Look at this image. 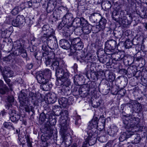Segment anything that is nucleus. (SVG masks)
<instances>
[{
  "mask_svg": "<svg viewBox=\"0 0 147 147\" xmlns=\"http://www.w3.org/2000/svg\"><path fill=\"white\" fill-rule=\"evenodd\" d=\"M121 115L123 123L125 125L126 129H128L130 131L132 130L134 131V129L140 127V119L138 118L131 117V114L124 115L123 113L121 114Z\"/></svg>",
  "mask_w": 147,
  "mask_h": 147,
  "instance_id": "f257e3e1",
  "label": "nucleus"
},
{
  "mask_svg": "<svg viewBox=\"0 0 147 147\" xmlns=\"http://www.w3.org/2000/svg\"><path fill=\"white\" fill-rule=\"evenodd\" d=\"M51 32L44 33L43 36L41 37V39L43 43H46L49 48L55 50L58 48L57 39L55 36V32L53 30Z\"/></svg>",
  "mask_w": 147,
  "mask_h": 147,
  "instance_id": "f03ea898",
  "label": "nucleus"
},
{
  "mask_svg": "<svg viewBox=\"0 0 147 147\" xmlns=\"http://www.w3.org/2000/svg\"><path fill=\"white\" fill-rule=\"evenodd\" d=\"M19 101L20 102V108L21 109H24L26 112H29L30 111L32 112L34 111V108L29 104L26 94L22 91L19 96Z\"/></svg>",
  "mask_w": 147,
  "mask_h": 147,
  "instance_id": "7ed1b4c3",
  "label": "nucleus"
},
{
  "mask_svg": "<svg viewBox=\"0 0 147 147\" xmlns=\"http://www.w3.org/2000/svg\"><path fill=\"white\" fill-rule=\"evenodd\" d=\"M60 124L61 125L60 132L61 138L63 140L62 142H64L67 146V145L69 146V145H67L66 143L67 140L69 137V136L67 135V131L69 129V125L66 122V119H63L62 122H60Z\"/></svg>",
  "mask_w": 147,
  "mask_h": 147,
  "instance_id": "20e7f679",
  "label": "nucleus"
},
{
  "mask_svg": "<svg viewBox=\"0 0 147 147\" xmlns=\"http://www.w3.org/2000/svg\"><path fill=\"white\" fill-rule=\"evenodd\" d=\"M51 76V72L49 69H46L43 71H40L36 75V79L39 83H45L49 82Z\"/></svg>",
  "mask_w": 147,
  "mask_h": 147,
  "instance_id": "39448f33",
  "label": "nucleus"
},
{
  "mask_svg": "<svg viewBox=\"0 0 147 147\" xmlns=\"http://www.w3.org/2000/svg\"><path fill=\"white\" fill-rule=\"evenodd\" d=\"M85 52H81L80 53H78L75 52L72 54V55L75 56L78 60H79L80 62H84L87 63H90L91 65V63H93L94 61V59L92 58V56L90 54H88L85 55Z\"/></svg>",
  "mask_w": 147,
  "mask_h": 147,
  "instance_id": "423d86ee",
  "label": "nucleus"
},
{
  "mask_svg": "<svg viewBox=\"0 0 147 147\" xmlns=\"http://www.w3.org/2000/svg\"><path fill=\"white\" fill-rule=\"evenodd\" d=\"M13 47L16 49L14 52V54L16 55H21L24 58L26 57L27 56V54L26 50L23 48L20 41L17 40L14 42L13 44Z\"/></svg>",
  "mask_w": 147,
  "mask_h": 147,
  "instance_id": "0eeeda50",
  "label": "nucleus"
},
{
  "mask_svg": "<svg viewBox=\"0 0 147 147\" xmlns=\"http://www.w3.org/2000/svg\"><path fill=\"white\" fill-rule=\"evenodd\" d=\"M131 104L133 105V106L131 108V110L132 113H133L134 112L138 113L142 111V105L138 101L136 100H131L130 101V103H127L126 105L129 106Z\"/></svg>",
  "mask_w": 147,
  "mask_h": 147,
  "instance_id": "6e6552de",
  "label": "nucleus"
},
{
  "mask_svg": "<svg viewBox=\"0 0 147 147\" xmlns=\"http://www.w3.org/2000/svg\"><path fill=\"white\" fill-rule=\"evenodd\" d=\"M98 118L94 117L93 119L89 122L88 128L89 129V133H96V131L97 128V121Z\"/></svg>",
  "mask_w": 147,
  "mask_h": 147,
  "instance_id": "1a4fd4ad",
  "label": "nucleus"
},
{
  "mask_svg": "<svg viewBox=\"0 0 147 147\" xmlns=\"http://www.w3.org/2000/svg\"><path fill=\"white\" fill-rule=\"evenodd\" d=\"M70 41L75 50H80L83 48V45L80 38L78 37L71 39Z\"/></svg>",
  "mask_w": 147,
  "mask_h": 147,
  "instance_id": "9d476101",
  "label": "nucleus"
},
{
  "mask_svg": "<svg viewBox=\"0 0 147 147\" xmlns=\"http://www.w3.org/2000/svg\"><path fill=\"white\" fill-rule=\"evenodd\" d=\"M88 136L84 142H86L88 146H92L94 144L96 141L97 133H89Z\"/></svg>",
  "mask_w": 147,
  "mask_h": 147,
  "instance_id": "9b49d317",
  "label": "nucleus"
},
{
  "mask_svg": "<svg viewBox=\"0 0 147 147\" xmlns=\"http://www.w3.org/2000/svg\"><path fill=\"white\" fill-rule=\"evenodd\" d=\"M49 47L47 45L46 43H43L42 46V49L43 51L42 53L43 57H46L47 55H49L50 57H53L54 53L53 52H49Z\"/></svg>",
  "mask_w": 147,
  "mask_h": 147,
  "instance_id": "f8f14e48",
  "label": "nucleus"
},
{
  "mask_svg": "<svg viewBox=\"0 0 147 147\" xmlns=\"http://www.w3.org/2000/svg\"><path fill=\"white\" fill-rule=\"evenodd\" d=\"M106 119L103 116H101L99 119L97 121V128L99 130L101 131L103 129L105 126Z\"/></svg>",
  "mask_w": 147,
  "mask_h": 147,
  "instance_id": "ddd939ff",
  "label": "nucleus"
},
{
  "mask_svg": "<svg viewBox=\"0 0 147 147\" xmlns=\"http://www.w3.org/2000/svg\"><path fill=\"white\" fill-rule=\"evenodd\" d=\"M71 28V26L69 25L66 26L63 28L62 32L64 37L67 39L71 40L70 35L71 34L72 31H70V28Z\"/></svg>",
  "mask_w": 147,
  "mask_h": 147,
  "instance_id": "4468645a",
  "label": "nucleus"
},
{
  "mask_svg": "<svg viewBox=\"0 0 147 147\" xmlns=\"http://www.w3.org/2000/svg\"><path fill=\"white\" fill-rule=\"evenodd\" d=\"M117 42L114 40H110L107 41L105 43V48L109 50H113L117 46Z\"/></svg>",
  "mask_w": 147,
  "mask_h": 147,
  "instance_id": "2eb2a0df",
  "label": "nucleus"
},
{
  "mask_svg": "<svg viewBox=\"0 0 147 147\" xmlns=\"http://www.w3.org/2000/svg\"><path fill=\"white\" fill-rule=\"evenodd\" d=\"M61 59L60 58H58L57 55H55V57L52 60V63L51 65V68L55 70L59 68V65Z\"/></svg>",
  "mask_w": 147,
  "mask_h": 147,
  "instance_id": "dca6fc26",
  "label": "nucleus"
},
{
  "mask_svg": "<svg viewBox=\"0 0 147 147\" xmlns=\"http://www.w3.org/2000/svg\"><path fill=\"white\" fill-rule=\"evenodd\" d=\"M45 100L48 104H53L56 101V95L54 93L48 94Z\"/></svg>",
  "mask_w": 147,
  "mask_h": 147,
  "instance_id": "f3484780",
  "label": "nucleus"
},
{
  "mask_svg": "<svg viewBox=\"0 0 147 147\" xmlns=\"http://www.w3.org/2000/svg\"><path fill=\"white\" fill-rule=\"evenodd\" d=\"M9 113L10 116V119L12 122L17 121L20 118V116L18 114L16 113L14 110H10Z\"/></svg>",
  "mask_w": 147,
  "mask_h": 147,
  "instance_id": "a211bd4d",
  "label": "nucleus"
},
{
  "mask_svg": "<svg viewBox=\"0 0 147 147\" xmlns=\"http://www.w3.org/2000/svg\"><path fill=\"white\" fill-rule=\"evenodd\" d=\"M3 77H11L13 75V72L9 67H5L3 71L2 72Z\"/></svg>",
  "mask_w": 147,
  "mask_h": 147,
  "instance_id": "6ab92c4d",
  "label": "nucleus"
},
{
  "mask_svg": "<svg viewBox=\"0 0 147 147\" xmlns=\"http://www.w3.org/2000/svg\"><path fill=\"white\" fill-rule=\"evenodd\" d=\"M132 132L130 131L129 129L127 130L126 131L124 132L121 134L119 138V140L120 142H123L127 139L129 138L131 136L130 135H131V133Z\"/></svg>",
  "mask_w": 147,
  "mask_h": 147,
  "instance_id": "aec40b11",
  "label": "nucleus"
},
{
  "mask_svg": "<svg viewBox=\"0 0 147 147\" xmlns=\"http://www.w3.org/2000/svg\"><path fill=\"white\" fill-rule=\"evenodd\" d=\"M118 131L117 127L115 125H112L108 128L107 130V134L110 136L113 137L115 136Z\"/></svg>",
  "mask_w": 147,
  "mask_h": 147,
  "instance_id": "412c9836",
  "label": "nucleus"
},
{
  "mask_svg": "<svg viewBox=\"0 0 147 147\" xmlns=\"http://www.w3.org/2000/svg\"><path fill=\"white\" fill-rule=\"evenodd\" d=\"M73 16L72 14L70 13H67L62 18V20L64 24H68L72 21Z\"/></svg>",
  "mask_w": 147,
  "mask_h": 147,
  "instance_id": "4be33fe9",
  "label": "nucleus"
},
{
  "mask_svg": "<svg viewBox=\"0 0 147 147\" xmlns=\"http://www.w3.org/2000/svg\"><path fill=\"white\" fill-rule=\"evenodd\" d=\"M60 47L64 49H67L70 47V45L69 42L65 39H62L59 41Z\"/></svg>",
  "mask_w": 147,
  "mask_h": 147,
  "instance_id": "5701e85b",
  "label": "nucleus"
},
{
  "mask_svg": "<svg viewBox=\"0 0 147 147\" xmlns=\"http://www.w3.org/2000/svg\"><path fill=\"white\" fill-rule=\"evenodd\" d=\"M133 132L132 134L130 135V137H131L133 140H131L132 143L134 144H137L139 143L141 140V138L138 135L135 134L136 132H134V131H131Z\"/></svg>",
  "mask_w": 147,
  "mask_h": 147,
  "instance_id": "b1692460",
  "label": "nucleus"
},
{
  "mask_svg": "<svg viewBox=\"0 0 147 147\" xmlns=\"http://www.w3.org/2000/svg\"><path fill=\"white\" fill-rule=\"evenodd\" d=\"M101 16L98 13H94L91 15L90 17V20L94 23H96L101 19Z\"/></svg>",
  "mask_w": 147,
  "mask_h": 147,
  "instance_id": "393cba45",
  "label": "nucleus"
},
{
  "mask_svg": "<svg viewBox=\"0 0 147 147\" xmlns=\"http://www.w3.org/2000/svg\"><path fill=\"white\" fill-rule=\"evenodd\" d=\"M42 84L40 86V88L43 90L47 91L49 90L52 87V85L51 84L47 82L45 83H40Z\"/></svg>",
  "mask_w": 147,
  "mask_h": 147,
  "instance_id": "a878e982",
  "label": "nucleus"
},
{
  "mask_svg": "<svg viewBox=\"0 0 147 147\" xmlns=\"http://www.w3.org/2000/svg\"><path fill=\"white\" fill-rule=\"evenodd\" d=\"M83 33L85 34H88L90 33L92 29V26L90 24L86 25L83 27Z\"/></svg>",
  "mask_w": 147,
  "mask_h": 147,
  "instance_id": "bb28decb",
  "label": "nucleus"
},
{
  "mask_svg": "<svg viewBox=\"0 0 147 147\" xmlns=\"http://www.w3.org/2000/svg\"><path fill=\"white\" fill-rule=\"evenodd\" d=\"M55 55L54 53V56L53 57H50L49 55H47L46 57H45V63L47 66L50 65L51 66V65L52 63V60H53V59L55 57Z\"/></svg>",
  "mask_w": 147,
  "mask_h": 147,
  "instance_id": "cd10ccee",
  "label": "nucleus"
},
{
  "mask_svg": "<svg viewBox=\"0 0 147 147\" xmlns=\"http://www.w3.org/2000/svg\"><path fill=\"white\" fill-rule=\"evenodd\" d=\"M55 71L56 75L57 78L61 80L62 76H63V74L64 71V70L62 69L59 67Z\"/></svg>",
  "mask_w": 147,
  "mask_h": 147,
  "instance_id": "c85d7f7f",
  "label": "nucleus"
},
{
  "mask_svg": "<svg viewBox=\"0 0 147 147\" xmlns=\"http://www.w3.org/2000/svg\"><path fill=\"white\" fill-rule=\"evenodd\" d=\"M106 23L107 20L106 19L103 18H102L100 19V20L99 22V25H98L102 29V30H103L105 28Z\"/></svg>",
  "mask_w": 147,
  "mask_h": 147,
  "instance_id": "c756f323",
  "label": "nucleus"
},
{
  "mask_svg": "<svg viewBox=\"0 0 147 147\" xmlns=\"http://www.w3.org/2000/svg\"><path fill=\"white\" fill-rule=\"evenodd\" d=\"M16 17L20 25H22L25 23V18L23 16L19 15Z\"/></svg>",
  "mask_w": 147,
  "mask_h": 147,
  "instance_id": "7c9ffc66",
  "label": "nucleus"
},
{
  "mask_svg": "<svg viewBox=\"0 0 147 147\" xmlns=\"http://www.w3.org/2000/svg\"><path fill=\"white\" fill-rule=\"evenodd\" d=\"M78 20L79 21H80V25L82 26V27L89 24L87 20H86L83 17H82L80 18H78L77 20Z\"/></svg>",
  "mask_w": 147,
  "mask_h": 147,
  "instance_id": "2f4dec72",
  "label": "nucleus"
},
{
  "mask_svg": "<svg viewBox=\"0 0 147 147\" xmlns=\"http://www.w3.org/2000/svg\"><path fill=\"white\" fill-rule=\"evenodd\" d=\"M22 9L19 6L15 7L11 11V14L13 15H16Z\"/></svg>",
  "mask_w": 147,
  "mask_h": 147,
  "instance_id": "473e14b6",
  "label": "nucleus"
},
{
  "mask_svg": "<svg viewBox=\"0 0 147 147\" xmlns=\"http://www.w3.org/2000/svg\"><path fill=\"white\" fill-rule=\"evenodd\" d=\"M58 115H60L61 117H64V119H65L68 116V112L67 110H61Z\"/></svg>",
  "mask_w": 147,
  "mask_h": 147,
  "instance_id": "72a5a7b5",
  "label": "nucleus"
},
{
  "mask_svg": "<svg viewBox=\"0 0 147 147\" xmlns=\"http://www.w3.org/2000/svg\"><path fill=\"white\" fill-rule=\"evenodd\" d=\"M3 125L6 128L8 129L12 128L13 130H15L14 127L10 122H5L3 123Z\"/></svg>",
  "mask_w": 147,
  "mask_h": 147,
  "instance_id": "f704fd0d",
  "label": "nucleus"
},
{
  "mask_svg": "<svg viewBox=\"0 0 147 147\" xmlns=\"http://www.w3.org/2000/svg\"><path fill=\"white\" fill-rule=\"evenodd\" d=\"M91 30L93 33H96L102 30V29L99 26L97 25L92 27Z\"/></svg>",
  "mask_w": 147,
  "mask_h": 147,
  "instance_id": "c9c22d12",
  "label": "nucleus"
},
{
  "mask_svg": "<svg viewBox=\"0 0 147 147\" xmlns=\"http://www.w3.org/2000/svg\"><path fill=\"white\" fill-rule=\"evenodd\" d=\"M9 89L6 85H4L0 88V93L2 94H4Z\"/></svg>",
  "mask_w": 147,
  "mask_h": 147,
  "instance_id": "e433bc0d",
  "label": "nucleus"
},
{
  "mask_svg": "<svg viewBox=\"0 0 147 147\" xmlns=\"http://www.w3.org/2000/svg\"><path fill=\"white\" fill-rule=\"evenodd\" d=\"M124 45L126 48L129 49L132 47V43L129 39H127L125 41Z\"/></svg>",
  "mask_w": 147,
  "mask_h": 147,
  "instance_id": "4c0bfd02",
  "label": "nucleus"
},
{
  "mask_svg": "<svg viewBox=\"0 0 147 147\" xmlns=\"http://www.w3.org/2000/svg\"><path fill=\"white\" fill-rule=\"evenodd\" d=\"M67 24H64L63 21L62 20L61 22L59 24L58 27V29L59 31L60 32H61V30L62 29L63 30V28L65 27L66 26L68 25Z\"/></svg>",
  "mask_w": 147,
  "mask_h": 147,
  "instance_id": "58836bf2",
  "label": "nucleus"
},
{
  "mask_svg": "<svg viewBox=\"0 0 147 147\" xmlns=\"http://www.w3.org/2000/svg\"><path fill=\"white\" fill-rule=\"evenodd\" d=\"M75 32L77 35H80L83 33L82 28L81 27L76 28L75 30Z\"/></svg>",
  "mask_w": 147,
  "mask_h": 147,
  "instance_id": "ea45409f",
  "label": "nucleus"
},
{
  "mask_svg": "<svg viewBox=\"0 0 147 147\" xmlns=\"http://www.w3.org/2000/svg\"><path fill=\"white\" fill-rule=\"evenodd\" d=\"M45 129L48 131V132H47V133H50L49 137L50 138L51 137L53 131L51 128L50 126L49 125H45Z\"/></svg>",
  "mask_w": 147,
  "mask_h": 147,
  "instance_id": "a19ab883",
  "label": "nucleus"
},
{
  "mask_svg": "<svg viewBox=\"0 0 147 147\" xmlns=\"http://www.w3.org/2000/svg\"><path fill=\"white\" fill-rule=\"evenodd\" d=\"M59 102L60 105H65L67 103V100L66 98L63 97L59 100Z\"/></svg>",
  "mask_w": 147,
  "mask_h": 147,
  "instance_id": "79ce46f5",
  "label": "nucleus"
},
{
  "mask_svg": "<svg viewBox=\"0 0 147 147\" xmlns=\"http://www.w3.org/2000/svg\"><path fill=\"white\" fill-rule=\"evenodd\" d=\"M118 14V12L116 10L113 11L112 13V18L116 21H118L117 18V17Z\"/></svg>",
  "mask_w": 147,
  "mask_h": 147,
  "instance_id": "37998d69",
  "label": "nucleus"
},
{
  "mask_svg": "<svg viewBox=\"0 0 147 147\" xmlns=\"http://www.w3.org/2000/svg\"><path fill=\"white\" fill-rule=\"evenodd\" d=\"M90 71H88L87 73L86 74V76L89 78V77H90L91 78H93L92 77V75L93 76L94 75L96 76V78H98V75L96 73H94L91 72L90 73Z\"/></svg>",
  "mask_w": 147,
  "mask_h": 147,
  "instance_id": "c03bdc74",
  "label": "nucleus"
},
{
  "mask_svg": "<svg viewBox=\"0 0 147 147\" xmlns=\"http://www.w3.org/2000/svg\"><path fill=\"white\" fill-rule=\"evenodd\" d=\"M99 61L100 62L105 63L108 62V59L105 56H103L99 58Z\"/></svg>",
  "mask_w": 147,
  "mask_h": 147,
  "instance_id": "a18cd8bd",
  "label": "nucleus"
},
{
  "mask_svg": "<svg viewBox=\"0 0 147 147\" xmlns=\"http://www.w3.org/2000/svg\"><path fill=\"white\" fill-rule=\"evenodd\" d=\"M63 74V76H62L61 80L62 81H64L67 79L69 76V74L68 72L64 71Z\"/></svg>",
  "mask_w": 147,
  "mask_h": 147,
  "instance_id": "49530a36",
  "label": "nucleus"
},
{
  "mask_svg": "<svg viewBox=\"0 0 147 147\" xmlns=\"http://www.w3.org/2000/svg\"><path fill=\"white\" fill-rule=\"evenodd\" d=\"M84 88H80L79 90V93L81 95V96H82L83 94H84V96H87L88 93L86 91L84 90Z\"/></svg>",
  "mask_w": 147,
  "mask_h": 147,
  "instance_id": "de8ad7c7",
  "label": "nucleus"
},
{
  "mask_svg": "<svg viewBox=\"0 0 147 147\" xmlns=\"http://www.w3.org/2000/svg\"><path fill=\"white\" fill-rule=\"evenodd\" d=\"M46 119V115L44 113H42L40 116L39 118V121L43 123L45 121Z\"/></svg>",
  "mask_w": 147,
  "mask_h": 147,
  "instance_id": "09e8293b",
  "label": "nucleus"
},
{
  "mask_svg": "<svg viewBox=\"0 0 147 147\" xmlns=\"http://www.w3.org/2000/svg\"><path fill=\"white\" fill-rule=\"evenodd\" d=\"M28 97L32 100H34L36 99V94L31 92H30L29 94Z\"/></svg>",
  "mask_w": 147,
  "mask_h": 147,
  "instance_id": "8fccbe9b",
  "label": "nucleus"
},
{
  "mask_svg": "<svg viewBox=\"0 0 147 147\" xmlns=\"http://www.w3.org/2000/svg\"><path fill=\"white\" fill-rule=\"evenodd\" d=\"M18 21H17V17L15 19L13 20L12 21V25L15 27H17L19 26H20Z\"/></svg>",
  "mask_w": 147,
  "mask_h": 147,
  "instance_id": "3c124183",
  "label": "nucleus"
},
{
  "mask_svg": "<svg viewBox=\"0 0 147 147\" xmlns=\"http://www.w3.org/2000/svg\"><path fill=\"white\" fill-rule=\"evenodd\" d=\"M104 7L106 9L108 10L111 7V5L109 1H107L105 3Z\"/></svg>",
  "mask_w": 147,
  "mask_h": 147,
  "instance_id": "603ef678",
  "label": "nucleus"
},
{
  "mask_svg": "<svg viewBox=\"0 0 147 147\" xmlns=\"http://www.w3.org/2000/svg\"><path fill=\"white\" fill-rule=\"evenodd\" d=\"M49 28V26L47 25H44L42 28V30L43 32H44V31H46L47 32H51L52 31L51 29L49 30L48 28Z\"/></svg>",
  "mask_w": 147,
  "mask_h": 147,
  "instance_id": "864d4df0",
  "label": "nucleus"
},
{
  "mask_svg": "<svg viewBox=\"0 0 147 147\" xmlns=\"http://www.w3.org/2000/svg\"><path fill=\"white\" fill-rule=\"evenodd\" d=\"M80 117L78 115H76V121L75 124L76 125L80 124Z\"/></svg>",
  "mask_w": 147,
  "mask_h": 147,
  "instance_id": "5fc2aeb1",
  "label": "nucleus"
},
{
  "mask_svg": "<svg viewBox=\"0 0 147 147\" xmlns=\"http://www.w3.org/2000/svg\"><path fill=\"white\" fill-rule=\"evenodd\" d=\"M14 98L12 96H8L7 100L9 103L13 102H14Z\"/></svg>",
  "mask_w": 147,
  "mask_h": 147,
  "instance_id": "6e6d98bb",
  "label": "nucleus"
},
{
  "mask_svg": "<svg viewBox=\"0 0 147 147\" xmlns=\"http://www.w3.org/2000/svg\"><path fill=\"white\" fill-rule=\"evenodd\" d=\"M122 23L125 26L129 25V23H128V21L126 17L123 18L122 21Z\"/></svg>",
  "mask_w": 147,
  "mask_h": 147,
  "instance_id": "4d7b16f0",
  "label": "nucleus"
},
{
  "mask_svg": "<svg viewBox=\"0 0 147 147\" xmlns=\"http://www.w3.org/2000/svg\"><path fill=\"white\" fill-rule=\"evenodd\" d=\"M3 78L4 79V80L6 82V83L7 84V85L9 86V87H10L11 86V85L10 84V82H11L10 80L7 77H3Z\"/></svg>",
  "mask_w": 147,
  "mask_h": 147,
  "instance_id": "13d9d810",
  "label": "nucleus"
},
{
  "mask_svg": "<svg viewBox=\"0 0 147 147\" xmlns=\"http://www.w3.org/2000/svg\"><path fill=\"white\" fill-rule=\"evenodd\" d=\"M79 77V76L77 75L74 76V83L76 86L79 85V84L78 83V82L77 80V79Z\"/></svg>",
  "mask_w": 147,
  "mask_h": 147,
  "instance_id": "bf43d9fd",
  "label": "nucleus"
},
{
  "mask_svg": "<svg viewBox=\"0 0 147 147\" xmlns=\"http://www.w3.org/2000/svg\"><path fill=\"white\" fill-rule=\"evenodd\" d=\"M49 121L50 124L53 125H55L56 123V119L55 118L52 119V120L49 118Z\"/></svg>",
  "mask_w": 147,
  "mask_h": 147,
  "instance_id": "052dcab7",
  "label": "nucleus"
},
{
  "mask_svg": "<svg viewBox=\"0 0 147 147\" xmlns=\"http://www.w3.org/2000/svg\"><path fill=\"white\" fill-rule=\"evenodd\" d=\"M109 78L110 82H112L115 80V77L114 75H110L109 76Z\"/></svg>",
  "mask_w": 147,
  "mask_h": 147,
  "instance_id": "680f3d73",
  "label": "nucleus"
},
{
  "mask_svg": "<svg viewBox=\"0 0 147 147\" xmlns=\"http://www.w3.org/2000/svg\"><path fill=\"white\" fill-rule=\"evenodd\" d=\"M26 142L27 143V145L28 146H32V143L30 141L29 136L27 135L26 137Z\"/></svg>",
  "mask_w": 147,
  "mask_h": 147,
  "instance_id": "e2e57ef3",
  "label": "nucleus"
},
{
  "mask_svg": "<svg viewBox=\"0 0 147 147\" xmlns=\"http://www.w3.org/2000/svg\"><path fill=\"white\" fill-rule=\"evenodd\" d=\"M99 141L101 142H104L106 141V138L105 136H100L99 138Z\"/></svg>",
  "mask_w": 147,
  "mask_h": 147,
  "instance_id": "0e129e2a",
  "label": "nucleus"
},
{
  "mask_svg": "<svg viewBox=\"0 0 147 147\" xmlns=\"http://www.w3.org/2000/svg\"><path fill=\"white\" fill-rule=\"evenodd\" d=\"M140 17L143 18H147V12L146 11H143L141 14Z\"/></svg>",
  "mask_w": 147,
  "mask_h": 147,
  "instance_id": "69168bd1",
  "label": "nucleus"
},
{
  "mask_svg": "<svg viewBox=\"0 0 147 147\" xmlns=\"http://www.w3.org/2000/svg\"><path fill=\"white\" fill-rule=\"evenodd\" d=\"M140 37L142 39V44H144L145 42L147 41V37H144L143 36V35L141 36H140Z\"/></svg>",
  "mask_w": 147,
  "mask_h": 147,
  "instance_id": "338daca9",
  "label": "nucleus"
},
{
  "mask_svg": "<svg viewBox=\"0 0 147 147\" xmlns=\"http://www.w3.org/2000/svg\"><path fill=\"white\" fill-rule=\"evenodd\" d=\"M125 12L123 10H121V12L120 14V16L121 18H124V17H125Z\"/></svg>",
  "mask_w": 147,
  "mask_h": 147,
  "instance_id": "774afa93",
  "label": "nucleus"
}]
</instances>
